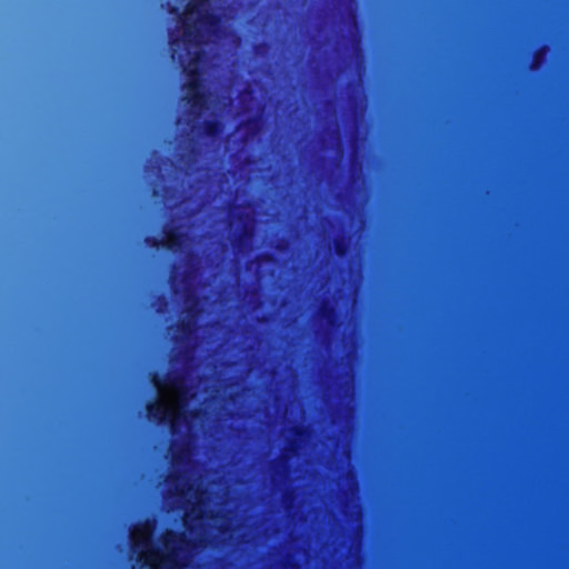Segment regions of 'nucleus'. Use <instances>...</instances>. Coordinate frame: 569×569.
I'll return each mask as SVG.
<instances>
[{"label": "nucleus", "instance_id": "nucleus-10", "mask_svg": "<svg viewBox=\"0 0 569 569\" xmlns=\"http://www.w3.org/2000/svg\"><path fill=\"white\" fill-rule=\"evenodd\" d=\"M183 72L188 79H202V72L198 67H192L191 63L183 68Z\"/></svg>", "mask_w": 569, "mask_h": 569}, {"label": "nucleus", "instance_id": "nucleus-8", "mask_svg": "<svg viewBox=\"0 0 569 569\" xmlns=\"http://www.w3.org/2000/svg\"><path fill=\"white\" fill-rule=\"evenodd\" d=\"M183 89L186 90V93L203 91V81L202 79H188L183 84Z\"/></svg>", "mask_w": 569, "mask_h": 569}, {"label": "nucleus", "instance_id": "nucleus-9", "mask_svg": "<svg viewBox=\"0 0 569 569\" xmlns=\"http://www.w3.org/2000/svg\"><path fill=\"white\" fill-rule=\"evenodd\" d=\"M335 251L340 258H343L348 254L349 244L345 238H337L335 240Z\"/></svg>", "mask_w": 569, "mask_h": 569}, {"label": "nucleus", "instance_id": "nucleus-17", "mask_svg": "<svg viewBox=\"0 0 569 569\" xmlns=\"http://www.w3.org/2000/svg\"><path fill=\"white\" fill-rule=\"evenodd\" d=\"M149 528V526L147 523L142 525L141 528L139 529V531H144Z\"/></svg>", "mask_w": 569, "mask_h": 569}, {"label": "nucleus", "instance_id": "nucleus-4", "mask_svg": "<svg viewBox=\"0 0 569 569\" xmlns=\"http://www.w3.org/2000/svg\"><path fill=\"white\" fill-rule=\"evenodd\" d=\"M163 543L171 551L167 560L173 562L176 551L180 549L182 545H189L190 540H187L183 532L169 531L163 538Z\"/></svg>", "mask_w": 569, "mask_h": 569}, {"label": "nucleus", "instance_id": "nucleus-13", "mask_svg": "<svg viewBox=\"0 0 569 569\" xmlns=\"http://www.w3.org/2000/svg\"><path fill=\"white\" fill-rule=\"evenodd\" d=\"M293 433L297 438L303 439L307 436V428L303 426H297L293 428Z\"/></svg>", "mask_w": 569, "mask_h": 569}, {"label": "nucleus", "instance_id": "nucleus-15", "mask_svg": "<svg viewBox=\"0 0 569 569\" xmlns=\"http://www.w3.org/2000/svg\"><path fill=\"white\" fill-rule=\"evenodd\" d=\"M180 451H173L172 452V460L176 461V460H179L180 459Z\"/></svg>", "mask_w": 569, "mask_h": 569}, {"label": "nucleus", "instance_id": "nucleus-1", "mask_svg": "<svg viewBox=\"0 0 569 569\" xmlns=\"http://www.w3.org/2000/svg\"><path fill=\"white\" fill-rule=\"evenodd\" d=\"M209 0H190L183 14L179 16L182 26V41L187 47H199L206 43L207 30L218 26L220 19L217 14L204 10Z\"/></svg>", "mask_w": 569, "mask_h": 569}, {"label": "nucleus", "instance_id": "nucleus-5", "mask_svg": "<svg viewBox=\"0 0 569 569\" xmlns=\"http://www.w3.org/2000/svg\"><path fill=\"white\" fill-rule=\"evenodd\" d=\"M184 100L190 107L191 112L196 116H200L204 110H207L208 96L206 90L200 92L186 93Z\"/></svg>", "mask_w": 569, "mask_h": 569}, {"label": "nucleus", "instance_id": "nucleus-14", "mask_svg": "<svg viewBox=\"0 0 569 569\" xmlns=\"http://www.w3.org/2000/svg\"><path fill=\"white\" fill-rule=\"evenodd\" d=\"M179 329L183 332V333H190L191 332V323L188 321H181L180 325H179Z\"/></svg>", "mask_w": 569, "mask_h": 569}, {"label": "nucleus", "instance_id": "nucleus-2", "mask_svg": "<svg viewBox=\"0 0 569 569\" xmlns=\"http://www.w3.org/2000/svg\"><path fill=\"white\" fill-rule=\"evenodd\" d=\"M147 416L150 421L160 426H168L172 435L180 430L184 416L181 412H173L162 402H149L147 405Z\"/></svg>", "mask_w": 569, "mask_h": 569}, {"label": "nucleus", "instance_id": "nucleus-16", "mask_svg": "<svg viewBox=\"0 0 569 569\" xmlns=\"http://www.w3.org/2000/svg\"><path fill=\"white\" fill-rule=\"evenodd\" d=\"M178 42H179V39H178V38H171V40H170V44H171V46H173V44H176V43H178Z\"/></svg>", "mask_w": 569, "mask_h": 569}, {"label": "nucleus", "instance_id": "nucleus-11", "mask_svg": "<svg viewBox=\"0 0 569 569\" xmlns=\"http://www.w3.org/2000/svg\"><path fill=\"white\" fill-rule=\"evenodd\" d=\"M144 242L148 247H150L152 249L158 250L160 248H163V240L159 239L158 237H152V236L146 237Z\"/></svg>", "mask_w": 569, "mask_h": 569}, {"label": "nucleus", "instance_id": "nucleus-7", "mask_svg": "<svg viewBox=\"0 0 569 569\" xmlns=\"http://www.w3.org/2000/svg\"><path fill=\"white\" fill-rule=\"evenodd\" d=\"M202 133L209 139H217L220 137L223 126L218 119H207L201 124Z\"/></svg>", "mask_w": 569, "mask_h": 569}, {"label": "nucleus", "instance_id": "nucleus-6", "mask_svg": "<svg viewBox=\"0 0 569 569\" xmlns=\"http://www.w3.org/2000/svg\"><path fill=\"white\" fill-rule=\"evenodd\" d=\"M163 233V248L171 251H178L184 241V233L174 227L164 229Z\"/></svg>", "mask_w": 569, "mask_h": 569}, {"label": "nucleus", "instance_id": "nucleus-12", "mask_svg": "<svg viewBox=\"0 0 569 569\" xmlns=\"http://www.w3.org/2000/svg\"><path fill=\"white\" fill-rule=\"evenodd\" d=\"M320 315L322 318L331 320V318L335 316V309L328 305H323L320 309Z\"/></svg>", "mask_w": 569, "mask_h": 569}, {"label": "nucleus", "instance_id": "nucleus-3", "mask_svg": "<svg viewBox=\"0 0 569 569\" xmlns=\"http://www.w3.org/2000/svg\"><path fill=\"white\" fill-rule=\"evenodd\" d=\"M151 382L158 389L162 387H171L179 389L183 383V378L180 373L177 372H168L163 376L159 375L158 372H154L152 373Z\"/></svg>", "mask_w": 569, "mask_h": 569}]
</instances>
